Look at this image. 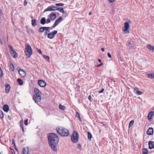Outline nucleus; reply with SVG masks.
<instances>
[{"label":"nucleus","mask_w":154,"mask_h":154,"mask_svg":"<svg viewBox=\"0 0 154 154\" xmlns=\"http://www.w3.org/2000/svg\"><path fill=\"white\" fill-rule=\"evenodd\" d=\"M13 150H11V152H12V153L13 154Z\"/></svg>","instance_id":"e2e57ef3"},{"label":"nucleus","mask_w":154,"mask_h":154,"mask_svg":"<svg viewBox=\"0 0 154 154\" xmlns=\"http://www.w3.org/2000/svg\"><path fill=\"white\" fill-rule=\"evenodd\" d=\"M88 99L90 101H92V100L91 99V95H89L88 97Z\"/></svg>","instance_id":"8fccbe9b"},{"label":"nucleus","mask_w":154,"mask_h":154,"mask_svg":"<svg viewBox=\"0 0 154 154\" xmlns=\"http://www.w3.org/2000/svg\"><path fill=\"white\" fill-rule=\"evenodd\" d=\"M104 91V89L103 88L100 91H99L98 92L99 93H101L103 92Z\"/></svg>","instance_id":"de8ad7c7"},{"label":"nucleus","mask_w":154,"mask_h":154,"mask_svg":"<svg viewBox=\"0 0 154 154\" xmlns=\"http://www.w3.org/2000/svg\"><path fill=\"white\" fill-rule=\"evenodd\" d=\"M38 51H37L40 54H41L42 53L41 50L40 49H37Z\"/></svg>","instance_id":"a18cd8bd"},{"label":"nucleus","mask_w":154,"mask_h":154,"mask_svg":"<svg viewBox=\"0 0 154 154\" xmlns=\"http://www.w3.org/2000/svg\"><path fill=\"white\" fill-rule=\"evenodd\" d=\"M134 123V120H131L130 122L129 125V128L130 127H131L133 125Z\"/></svg>","instance_id":"72a5a7b5"},{"label":"nucleus","mask_w":154,"mask_h":154,"mask_svg":"<svg viewBox=\"0 0 154 154\" xmlns=\"http://www.w3.org/2000/svg\"><path fill=\"white\" fill-rule=\"evenodd\" d=\"M33 99L36 103L39 102L41 100V97L38 94L34 95L33 97Z\"/></svg>","instance_id":"0eeeda50"},{"label":"nucleus","mask_w":154,"mask_h":154,"mask_svg":"<svg viewBox=\"0 0 154 154\" xmlns=\"http://www.w3.org/2000/svg\"><path fill=\"white\" fill-rule=\"evenodd\" d=\"M28 119H26L24 121V123L25 125H27L28 124Z\"/></svg>","instance_id":"a19ab883"},{"label":"nucleus","mask_w":154,"mask_h":154,"mask_svg":"<svg viewBox=\"0 0 154 154\" xmlns=\"http://www.w3.org/2000/svg\"><path fill=\"white\" fill-rule=\"evenodd\" d=\"M3 110L5 112H8L9 111V107L8 105H5L3 107Z\"/></svg>","instance_id":"6ab92c4d"},{"label":"nucleus","mask_w":154,"mask_h":154,"mask_svg":"<svg viewBox=\"0 0 154 154\" xmlns=\"http://www.w3.org/2000/svg\"><path fill=\"white\" fill-rule=\"evenodd\" d=\"M57 30H54L52 31L48 34V37L50 39H52L54 38L55 35L57 34Z\"/></svg>","instance_id":"6e6552de"},{"label":"nucleus","mask_w":154,"mask_h":154,"mask_svg":"<svg viewBox=\"0 0 154 154\" xmlns=\"http://www.w3.org/2000/svg\"><path fill=\"white\" fill-rule=\"evenodd\" d=\"M17 81L18 83L20 85H22L23 84V81L20 79H17Z\"/></svg>","instance_id":"cd10ccee"},{"label":"nucleus","mask_w":154,"mask_h":154,"mask_svg":"<svg viewBox=\"0 0 154 154\" xmlns=\"http://www.w3.org/2000/svg\"><path fill=\"white\" fill-rule=\"evenodd\" d=\"M108 56L109 57L111 58L112 56L109 53H108L107 54Z\"/></svg>","instance_id":"3c124183"},{"label":"nucleus","mask_w":154,"mask_h":154,"mask_svg":"<svg viewBox=\"0 0 154 154\" xmlns=\"http://www.w3.org/2000/svg\"><path fill=\"white\" fill-rule=\"evenodd\" d=\"M91 12H90L89 13V15H91Z\"/></svg>","instance_id":"052dcab7"},{"label":"nucleus","mask_w":154,"mask_h":154,"mask_svg":"<svg viewBox=\"0 0 154 154\" xmlns=\"http://www.w3.org/2000/svg\"><path fill=\"white\" fill-rule=\"evenodd\" d=\"M27 2L25 0L24 1V6H26L27 5Z\"/></svg>","instance_id":"603ef678"},{"label":"nucleus","mask_w":154,"mask_h":154,"mask_svg":"<svg viewBox=\"0 0 154 154\" xmlns=\"http://www.w3.org/2000/svg\"><path fill=\"white\" fill-rule=\"evenodd\" d=\"M147 76L151 79L154 78V73L150 72L147 74Z\"/></svg>","instance_id":"5701e85b"},{"label":"nucleus","mask_w":154,"mask_h":154,"mask_svg":"<svg viewBox=\"0 0 154 154\" xmlns=\"http://www.w3.org/2000/svg\"><path fill=\"white\" fill-rule=\"evenodd\" d=\"M10 66L11 70L12 71H13L14 70V65L12 63H10Z\"/></svg>","instance_id":"2f4dec72"},{"label":"nucleus","mask_w":154,"mask_h":154,"mask_svg":"<svg viewBox=\"0 0 154 154\" xmlns=\"http://www.w3.org/2000/svg\"><path fill=\"white\" fill-rule=\"evenodd\" d=\"M51 22V21L49 18H48L47 20V21H46V22L47 23H50Z\"/></svg>","instance_id":"79ce46f5"},{"label":"nucleus","mask_w":154,"mask_h":154,"mask_svg":"<svg viewBox=\"0 0 154 154\" xmlns=\"http://www.w3.org/2000/svg\"><path fill=\"white\" fill-rule=\"evenodd\" d=\"M8 118L10 120H11V117L10 116H9V115H8Z\"/></svg>","instance_id":"5fc2aeb1"},{"label":"nucleus","mask_w":154,"mask_h":154,"mask_svg":"<svg viewBox=\"0 0 154 154\" xmlns=\"http://www.w3.org/2000/svg\"><path fill=\"white\" fill-rule=\"evenodd\" d=\"M12 144H14V146L15 147L16 149L17 150L16 147V145H15V143L14 142V139H13L12 140Z\"/></svg>","instance_id":"58836bf2"},{"label":"nucleus","mask_w":154,"mask_h":154,"mask_svg":"<svg viewBox=\"0 0 154 154\" xmlns=\"http://www.w3.org/2000/svg\"><path fill=\"white\" fill-rule=\"evenodd\" d=\"M48 138L49 145L54 151H56V146L59 141V138L54 133H50L48 136Z\"/></svg>","instance_id":"f257e3e1"},{"label":"nucleus","mask_w":154,"mask_h":154,"mask_svg":"<svg viewBox=\"0 0 154 154\" xmlns=\"http://www.w3.org/2000/svg\"><path fill=\"white\" fill-rule=\"evenodd\" d=\"M10 86L8 84H6L5 91L7 93H8L10 92Z\"/></svg>","instance_id":"2eb2a0df"},{"label":"nucleus","mask_w":154,"mask_h":154,"mask_svg":"<svg viewBox=\"0 0 154 154\" xmlns=\"http://www.w3.org/2000/svg\"><path fill=\"white\" fill-rule=\"evenodd\" d=\"M4 117V115L3 112L1 110H0V117L2 119Z\"/></svg>","instance_id":"f704fd0d"},{"label":"nucleus","mask_w":154,"mask_h":154,"mask_svg":"<svg viewBox=\"0 0 154 154\" xmlns=\"http://www.w3.org/2000/svg\"><path fill=\"white\" fill-rule=\"evenodd\" d=\"M40 22L42 24L44 25L45 24L46 22V20L45 17L42 18L40 20Z\"/></svg>","instance_id":"aec40b11"},{"label":"nucleus","mask_w":154,"mask_h":154,"mask_svg":"<svg viewBox=\"0 0 154 154\" xmlns=\"http://www.w3.org/2000/svg\"><path fill=\"white\" fill-rule=\"evenodd\" d=\"M22 129V130L23 131V132H24V128H23V127H22L21 128Z\"/></svg>","instance_id":"4d7b16f0"},{"label":"nucleus","mask_w":154,"mask_h":154,"mask_svg":"<svg viewBox=\"0 0 154 154\" xmlns=\"http://www.w3.org/2000/svg\"><path fill=\"white\" fill-rule=\"evenodd\" d=\"M68 135L69 134V133L68 132Z\"/></svg>","instance_id":"0e129e2a"},{"label":"nucleus","mask_w":154,"mask_h":154,"mask_svg":"<svg viewBox=\"0 0 154 154\" xmlns=\"http://www.w3.org/2000/svg\"><path fill=\"white\" fill-rule=\"evenodd\" d=\"M124 26L123 29V31L125 34H128L130 33L129 30H128L129 24L128 23L125 22L124 24Z\"/></svg>","instance_id":"39448f33"},{"label":"nucleus","mask_w":154,"mask_h":154,"mask_svg":"<svg viewBox=\"0 0 154 154\" xmlns=\"http://www.w3.org/2000/svg\"><path fill=\"white\" fill-rule=\"evenodd\" d=\"M149 147L150 149H152L154 148V143L153 142L150 141L149 142Z\"/></svg>","instance_id":"a211bd4d"},{"label":"nucleus","mask_w":154,"mask_h":154,"mask_svg":"<svg viewBox=\"0 0 154 154\" xmlns=\"http://www.w3.org/2000/svg\"><path fill=\"white\" fill-rule=\"evenodd\" d=\"M45 30V27H42L40 28L38 30V31L39 32H42Z\"/></svg>","instance_id":"a878e982"},{"label":"nucleus","mask_w":154,"mask_h":154,"mask_svg":"<svg viewBox=\"0 0 154 154\" xmlns=\"http://www.w3.org/2000/svg\"><path fill=\"white\" fill-rule=\"evenodd\" d=\"M38 84L40 86L42 87H45L46 85V83L42 80H38Z\"/></svg>","instance_id":"9d476101"},{"label":"nucleus","mask_w":154,"mask_h":154,"mask_svg":"<svg viewBox=\"0 0 154 154\" xmlns=\"http://www.w3.org/2000/svg\"><path fill=\"white\" fill-rule=\"evenodd\" d=\"M9 50L11 51V54L12 56L14 58H16L18 57L17 53L13 50V47L11 45H8Z\"/></svg>","instance_id":"423d86ee"},{"label":"nucleus","mask_w":154,"mask_h":154,"mask_svg":"<svg viewBox=\"0 0 154 154\" xmlns=\"http://www.w3.org/2000/svg\"><path fill=\"white\" fill-rule=\"evenodd\" d=\"M98 61L99 62H101V60L100 59H98Z\"/></svg>","instance_id":"bf43d9fd"},{"label":"nucleus","mask_w":154,"mask_h":154,"mask_svg":"<svg viewBox=\"0 0 154 154\" xmlns=\"http://www.w3.org/2000/svg\"><path fill=\"white\" fill-rule=\"evenodd\" d=\"M147 134L149 135H151L153 134V129L152 128H149L147 130L146 132Z\"/></svg>","instance_id":"4468645a"},{"label":"nucleus","mask_w":154,"mask_h":154,"mask_svg":"<svg viewBox=\"0 0 154 154\" xmlns=\"http://www.w3.org/2000/svg\"><path fill=\"white\" fill-rule=\"evenodd\" d=\"M114 1H115V0H109V1L110 2H113Z\"/></svg>","instance_id":"6e6d98bb"},{"label":"nucleus","mask_w":154,"mask_h":154,"mask_svg":"<svg viewBox=\"0 0 154 154\" xmlns=\"http://www.w3.org/2000/svg\"><path fill=\"white\" fill-rule=\"evenodd\" d=\"M45 30L48 32H50V30L49 29H50V27H45Z\"/></svg>","instance_id":"e433bc0d"},{"label":"nucleus","mask_w":154,"mask_h":154,"mask_svg":"<svg viewBox=\"0 0 154 154\" xmlns=\"http://www.w3.org/2000/svg\"><path fill=\"white\" fill-rule=\"evenodd\" d=\"M102 65H103V63H101L100 64H99L98 65H97V67H99L100 66Z\"/></svg>","instance_id":"864d4df0"},{"label":"nucleus","mask_w":154,"mask_h":154,"mask_svg":"<svg viewBox=\"0 0 154 154\" xmlns=\"http://www.w3.org/2000/svg\"><path fill=\"white\" fill-rule=\"evenodd\" d=\"M49 32L47 31H45L44 34V35L46 36L47 34H48V32Z\"/></svg>","instance_id":"09e8293b"},{"label":"nucleus","mask_w":154,"mask_h":154,"mask_svg":"<svg viewBox=\"0 0 154 154\" xmlns=\"http://www.w3.org/2000/svg\"><path fill=\"white\" fill-rule=\"evenodd\" d=\"M34 91L35 92V94H42V92L39 91V90L37 88H35Z\"/></svg>","instance_id":"b1692460"},{"label":"nucleus","mask_w":154,"mask_h":154,"mask_svg":"<svg viewBox=\"0 0 154 154\" xmlns=\"http://www.w3.org/2000/svg\"><path fill=\"white\" fill-rule=\"evenodd\" d=\"M76 116L78 118H80V115L78 112H76Z\"/></svg>","instance_id":"49530a36"},{"label":"nucleus","mask_w":154,"mask_h":154,"mask_svg":"<svg viewBox=\"0 0 154 154\" xmlns=\"http://www.w3.org/2000/svg\"><path fill=\"white\" fill-rule=\"evenodd\" d=\"M92 135L89 132H88V139L90 140H91V139L92 138Z\"/></svg>","instance_id":"7c9ffc66"},{"label":"nucleus","mask_w":154,"mask_h":154,"mask_svg":"<svg viewBox=\"0 0 154 154\" xmlns=\"http://www.w3.org/2000/svg\"><path fill=\"white\" fill-rule=\"evenodd\" d=\"M61 17H60L58 19H57L55 21L54 24L52 26V27L54 28L59 23L60 21L62 19Z\"/></svg>","instance_id":"9b49d317"},{"label":"nucleus","mask_w":154,"mask_h":154,"mask_svg":"<svg viewBox=\"0 0 154 154\" xmlns=\"http://www.w3.org/2000/svg\"><path fill=\"white\" fill-rule=\"evenodd\" d=\"M57 7L56 6H49L48 8L45 9L44 12H46L47 11H56Z\"/></svg>","instance_id":"1a4fd4ad"},{"label":"nucleus","mask_w":154,"mask_h":154,"mask_svg":"<svg viewBox=\"0 0 154 154\" xmlns=\"http://www.w3.org/2000/svg\"><path fill=\"white\" fill-rule=\"evenodd\" d=\"M3 75V72L1 69H0V78Z\"/></svg>","instance_id":"ea45409f"},{"label":"nucleus","mask_w":154,"mask_h":154,"mask_svg":"<svg viewBox=\"0 0 154 154\" xmlns=\"http://www.w3.org/2000/svg\"><path fill=\"white\" fill-rule=\"evenodd\" d=\"M79 138V135L76 131H74L71 137V140L72 142L77 143L78 142Z\"/></svg>","instance_id":"7ed1b4c3"},{"label":"nucleus","mask_w":154,"mask_h":154,"mask_svg":"<svg viewBox=\"0 0 154 154\" xmlns=\"http://www.w3.org/2000/svg\"><path fill=\"white\" fill-rule=\"evenodd\" d=\"M56 10L59 11L60 12H62L63 13H64V11L63 10L62 8H58L57 7Z\"/></svg>","instance_id":"393cba45"},{"label":"nucleus","mask_w":154,"mask_h":154,"mask_svg":"<svg viewBox=\"0 0 154 154\" xmlns=\"http://www.w3.org/2000/svg\"><path fill=\"white\" fill-rule=\"evenodd\" d=\"M147 48L149 50L154 51V47L153 46L149 45L147 46Z\"/></svg>","instance_id":"4be33fe9"},{"label":"nucleus","mask_w":154,"mask_h":154,"mask_svg":"<svg viewBox=\"0 0 154 154\" xmlns=\"http://www.w3.org/2000/svg\"><path fill=\"white\" fill-rule=\"evenodd\" d=\"M32 26H35L37 25L36 20L35 19H32L31 20Z\"/></svg>","instance_id":"412c9836"},{"label":"nucleus","mask_w":154,"mask_h":154,"mask_svg":"<svg viewBox=\"0 0 154 154\" xmlns=\"http://www.w3.org/2000/svg\"><path fill=\"white\" fill-rule=\"evenodd\" d=\"M154 115V112L151 111L148 115L147 116L148 119L149 120H150L152 119V117Z\"/></svg>","instance_id":"f3484780"},{"label":"nucleus","mask_w":154,"mask_h":154,"mask_svg":"<svg viewBox=\"0 0 154 154\" xmlns=\"http://www.w3.org/2000/svg\"><path fill=\"white\" fill-rule=\"evenodd\" d=\"M49 17L51 20H53L56 18V15L55 14L51 13L49 15Z\"/></svg>","instance_id":"dca6fc26"},{"label":"nucleus","mask_w":154,"mask_h":154,"mask_svg":"<svg viewBox=\"0 0 154 154\" xmlns=\"http://www.w3.org/2000/svg\"><path fill=\"white\" fill-rule=\"evenodd\" d=\"M122 154V153H121V154Z\"/></svg>","instance_id":"338daca9"},{"label":"nucleus","mask_w":154,"mask_h":154,"mask_svg":"<svg viewBox=\"0 0 154 154\" xmlns=\"http://www.w3.org/2000/svg\"><path fill=\"white\" fill-rule=\"evenodd\" d=\"M134 92L138 95H141L142 94V92L141 91H139L138 88L136 87H135L134 88Z\"/></svg>","instance_id":"ddd939ff"},{"label":"nucleus","mask_w":154,"mask_h":154,"mask_svg":"<svg viewBox=\"0 0 154 154\" xmlns=\"http://www.w3.org/2000/svg\"><path fill=\"white\" fill-rule=\"evenodd\" d=\"M20 126H21V127L22 128V127H23V121L22 120H21V121H20Z\"/></svg>","instance_id":"4c0bfd02"},{"label":"nucleus","mask_w":154,"mask_h":154,"mask_svg":"<svg viewBox=\"0 0 154 154\" xmlns=\"http://www.w3.org/2000/svg\"><path fill=\"white\" fill-rule=\"evenodd\" d=\"M59 108L60 109L64 110L66 109V107L64 106H62L61 104H60L59 105Z\"/></svg>","instance_id":"c85d7f7f"},{"label":"nucleus","mask_w":154,"mask_h":154,"mask_svg":"<svg viewBox=\"0 0 154 154\" xmlns=\"http://www.w3.org/2000/svg\"><path fill=\"white\" fill-rule=\"evenodd\" d=\"M133 43V42L132 41H130L129 42V44L131 46H132Z\"/></svg>","instance_id":"37998d69"},{"label":"nucleus","mask_w":154,"mask_h":154,"mask_svg":"<svg viewBox=\"0 0 154 154\" xmlns=\"http://www.w3.org/2000/svg\"><path fill=\"white\" fill-rule=\"evenodd\" d=\"M57 133L63 136H67V130L62 127H57L56 128Z\"/></svg>","instance_id":"f03ea898"},{"label":"nucleus","mask_w":154,"mask_h":154,"mask_svg":"<svg viewBox=\"0 0 154 154\" xmlns=\"http://www.w3.org/2000/svg\"><path fill=\"white\" fill-rule=\"evenodd\" d=\"M101 50H102L103 51H104V49L103 48H101Z\"/></svg>","instance_id":"13d9d810"},{"label":"nucleus","mask_w":154,"mask_h":154,"mask_svg":"<svg viewBox=\"0 0 154 154\" xmlns=\"http://www.w3.org/2000/svg\"><path fill=\"white\" fill-rule=\"evenodd\" d=\"M0 154H1V152H0Z\"/></svg>","instance_id":"69168bd1"},{"label":"nucleus","mask_w":154,"mask_h":154,"mask_svg":"<svg viewBox=\"0 0 154 154\" xmlns=\"http://www.w3.org/2000/svg\"><path fill=\"white\" fill-rule=\"evenodd\" d=\"M43 57L45 60H46L48 61V62H49V61H50V60H49L50 57L48 56H47L45 55H43Z\"/></svg>","instance_id":"bb28decb"},{"label":"nucleus","mask_w":154,"mask_h":154,"mask_svg":"<svg viewBox=\"0 0 154 154\" xmlns=\"http://www.w3.org/2000/svg\"><path fill=\"white\" fill-rule=\"evenodd\" d=\"M20 75L23 77H25L26 76V72L22 69H20L18 71Z\"/></svg>","instance_id":"f8f14e48"},{"label":"nucleus","mask_w":154,"mask_h":154,"mask_svg":"<svg viewBox=\"0 0 154 154\" xmlns=\"http://www.w3.org/2000/svg\"><path fill=\"white\" fill-rule=\"evenodd\" d=\"M13 152H14V153H13V154H15V152H14V150H13Z\"/></svg>","instance_id":"680f3d73"},{"label":"nucleus","mask_w":154,"mask_h":154,"mask_svg":"<svg viewBox=\"0 0 154 154\" xmlns=\"http://www.w3.org/2000/svg\"><path fill=\"white\" fill-rule=\"evenodd\" d=\"M77 146L78 148L79 149H81V146L80 144H78Z\"/></svg>","instance_id":"c03bdc74"},{"label":"nucleus","mask_w":154,"mask_h":154,"mask_svg":"<svg viewBox=\"0 0 154 154\" xmlns=\"http://www.w3.org/2000/svg\"><path fill=\"white\" fill-rule=\"evenodd\" d=\"M26 153L27 154H28V149L23 148V153Z\"/></svg>","instance_id":"473e14b6"},{"label":"nucleus","mask_w":154,"mask_h":154,"mask_svg":"<svg viewBox=\"0 0 154 154\" xmlns=\"http://www.w3.org/2000/svg\"><path fill=\"white\" fill-rule=\"evenodd\" d=\"M25 53L28 58H29L32 54V49L31 46L29 45H26Z\"/></svg>","instance_id":"20e7f679"},{"label":"nucleus","mask_w":154,"mask_h":154,"mask_svg":"<svg viewBox=\"0 0 154 154\" xmlns=\"http://www.w3.org/2000/svg\"><path fill=\"white\" fill-rule=\"evenodd\" d=\"M143 154H147L148 151L146 149L144 148L142 150Z\"/></svg>","instance_id":"c756f323"},{"label":"nucleus","mask_w":154,"mask_h":154,"mask_svg":"<svg viewBox=\"0 0 154 154\" xmlns=\"http://www.w3.org/2000/svg\"><path fill=\"white\" fill-rule=\"evenodd\" d=\"M64 4L63 3H57L55 4V5L57 6H63L64 5Z\"/></svg>","instance_id":"c9c22d12"}]
</instances>
